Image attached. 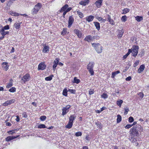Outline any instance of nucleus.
Instances as JSON below:
<instances>
[{
  "label": "nucleus",
  "instance_id": "obj_1",
  "mask_svg": "<svg viewBox=\"0 0 149 149\" xmlns=\"http://www.w3.org/2000/svg\"><path fill=\"white\" fill-rule=\"evenodd\" d=\"M143 130V128L142 126L139 124H137L136 125V126H134L130 130V132L131 133L132 136H133V137L138 136L139 135L138 131L141 132Z\"/></svg>",
  "mask_w": 149,
  "mask_h": 149
},
{
  "label": "nucleus",
  "instance_id": "obj_2",
  "mask_svg": "<svg viewBox=\"0 0 149 149\" xmlns=\"http://www.w3.org/2000/svg\"><path fill=\"white\" fill-rule=\"evenodd\" d=\"M94 63L93 62H90L87 66V69L91 75H93L94 74L93 68L94 65Z\"/></svg>",
  "mask_w": 149,
  "mask_h": 149
},
{
  "label": "nucleus",
  "instance_id": "obj_3",
  "mask_svg": "<svg viewBox=\"0 0 149 149\" xmlns=\"http://www.w3.org/2000/svg\"><path fill=\"white\" fill-rule=\"evenodd\" d=\"M42 7V4L41 3H38L34 6L32 11L33 15L35 14L38 12Z\"/></svg>",
  "mask_w": 149,
  "mask_h": 149
},
{
  "label": "nucleus",
  "instance_id": "obj_4",
  "mask_svg": "<svg viewBox=\"0 0 149 149\" xmlns=\"http://www.w3.org/2000/svg\"><path fill=\"white\" fill-rule=\"evenodd\" d=\"M92 45L94 47L96 52L98 53H101L102 50V46L99 43H92Z\"/></svg>",
  "mask_w": 149,
  "mask_h": 149
},
{
  "label": "nucleus",
  "instance_id": "obj_5",
  "mask_svg": "<svg viewBox=\"0 0 149 149\" xmlns=\"http://www.w3.org/2000/svg\"><path fill=\"white\" fill-rule=\"evenodd\" d=\"M139 47L138 46H134L132 47V55L136 57L138 52Z\"/></svg>",
  "mask_w": 149,
  "mask_h": 149
},
{
  "label": "nucleus",
  "instance_id": "obj_6",
  "mask_svg": "<svg viewBox=\"0 0 149 149\" xmlns=\"http://www.w3.org/2000/svg\"><path fill=\"white\" fill-rule=\"evenodd\" d=\"M30 78V74L28 73H26L22 78L21 81L22 82L25 83L26 82L29 81Z\"/></svg>",
  "mask_w": 149,
  "mask_h": 149
},
{
  "label": "nucleus",
  "instance_id": "obj_7",
  "mask_svg": "<svg viewBox=\"0 0 149 149\" xmlns=\"http://www.w3.org/2000/svg\"><path fill=\"white\" fill-rule=\"evenodd\" d=\"M71 106L70 105H67L65 107L63 108L62 109V115H64L68 111V109L70 108Z\"/></svg>",
  "mask_w": 149,
  "mask_h": 149
},
{
  "label": "nucleus",
  "instance_id": "obj_8",
  "mask_svg": "<svg viewBox=\"0 0 149 149\" xmlns=\"http://www.w3.org/2000/svg\"><path fill=\"white\" fill-rule=\"evenodd\" d=\"M15 101V100L14 99L8 100L3 104V105L4 106H6L10 104L14 103Z\"/></svg>",
  "mask_w": 149,
  "mask_h": 149
},
{
  "label": "nucleus",
  "instance_id": "obj_9",
  "mask_svg": "<svg viewBox=\"0 0 149 149\" xmlns=\"http://www.w3.org/2000/svg\"><path fill=\"white\" fill-rule=\"evenodd\" d=\"M74 21V19L72 16H70L69 18L68 27L70 28Z\"/></svg>",
  "mask_w": 149,
  "mask_h": 149
},
{
  "label": "nucleus",
  "instance_id": "obj_10",
  "mask_svg": "<svg viewBox=\"0 0 149 149\" xmlns=\"http://www.w3.org/2000/svg\"><path fill=\"white\" fill-rule=\"evenodd\" d=\"M46 67V65L44 63H40L38 66V70H44L45 69Z\"/></svg>",
  "mask_w": 149,
  "mask_h": 149
},
{
  "label": "nucleus",
  "instance_id": "obj_11",
  "mask_svg": "<svg viewBox=\"0 0 149 149\" xmlns=\"http://www.w3.org/2000/svg\"><path fill=\"white\" fill-rule=\"evenodd\" d=\"M102 1L103 0H97L95 4L97 8H99L102 6Z\"/></svg>",
  "mask_w": 149,
  "mask_h": 149
},
{
  "label": "nucleus",
  "instance_id": "obj_12",
  "mask_svg": "<svg viewBox=\"0 0 149 149\" xmlns=\"http://www.w3.org/2000/svg\"><path fill=\"white\" fill-rule=\"evenodd\" d=\"M89 0H82L79 3L82 6H85L88 4L89 3Z\"/></svg>",
  "mask_w": 149,
  "mask_h": 149
},
{
  "label": "nucleus",
  "instance_id": "obj_13",
  "mask_svg": "<svg viewBox=\"0 0 149 149\" xmlns=\"http://www.w3.org/2000/svg\"><path fill=\"white\" fill-rule=\"evenodd\" d=\"M59 59L56 58L54 61V65L53 66V69L54 70H55L57 64L59 62Z\"/></svg>",
  "mask_w": 149,
  "mask_h": 149
},
{
  "label": "nucleus",
  "instance_id": "obj_14",
  "mask_svg": "<svg viewBox=\"0 0 149 149\" xmlns=\"http://www.w3.org/2000/svg\"><path fill=\"white\" fill-rule=\"evenodd\" d=\"M74 31L79 38H80L81 37L82 33L79 30L75 29L74 30Z\"/></svg>",
  "mask_w": 149,
  "mask_h": 149
},
{
  "label": "nucleus",
  "instance_id": "obj_15",
  "mask_svg": "<svg viewBox=\"0 0 149 149\" xmlns=\"http://www.w3.org/2000/svg\"><path fill=\"white\" fill-rule=\"evenodd\" d=\"M8 64L6 62H3L2 64L3 69L6 71H7L8 69Z\"/></svg>",
  "mask_w": 149,
  "mask_h": 149
},
{
  "label": "nucleus",
  "instance_id": "obj_16",
  "mask_svg": "<svg viewBox=\"0 0 149 149\" xmlns=\"http://www.w3.org/2000/svg\"><path fill=\"white\" fill-rule=\"evenodd\" d=\"M145 68V65L143 64L141 65L138 70V72L139 73H141L144 70Z\"/></svg>",
  "mask_w": 149,
  "mask_h": 149
},
{
  "label": "nucleus",
  "instance_id": "obj_17",
  "mask_svg": "<svg viewBox=\"0 0 149 149\" xmlns=\"http://www.w3.org/2000/svg\"><path fill=\"white\" fill-rule=\"evenodd\" d=\"M94 18V17L92 15H90L89 16L86 17V19L88 22H90L93 20Z\"/></svg>",
  "mask_w": 149,
  "mask_h": 149
},
{
  "label": "nucleus",
  "instance_id": "obj_18",
  "mask_svg": "<svg viewBox=\"0 0 149 149\" xmlns=\"http://www.w3.org/2000/svg\"><path fill=\"white\" fill-rule=\"evenodd\" d=\"M17 137V136H7L6 139V141H11L12 140H13L14 139H15Z\"/></svg>",
  "mask_w": 149,
  "mask_h": 149
},
{
  "label": "nucleus",
  "instance_id": "obj_19",
  "mask_svg": "<svg viewBox=\"0 0 149 149\" xmlns=\"http://www.w3.org/2000/svg\"><path fill=\"white\" fill-rule=\"evenodd\" d=\"M68 7V5L67 4H65L64 5L61 9L60 10V12L62 13L63 11H65L66 10V9Z\"/></svg>",
  "mask_w": 149,
  "mask_h": 149
},
{
  "label": "nucleus",
  "instance_id": "obj_20",
  "mask_svg": "<svg viewBox=\"0 0 149 149\" xmlns=\"http://www.w3.org/2000/svg\"><path fill=\"white\" fill-rule=\"evenodd\" d=\"M130 141L133 143H135V145L136 146H137L139 145L138 143L136 142L137 141L136 138H134L133 136V137H132V138L130 139Z\"/></svg>",
  "mask_w": 149,
  "mask_h": 149
},
{
  "label": "nucleus",
  "instance_id": "obj_21",
  "mask_svg": "<svg viewBox=\"0 0 149 149\" xmlns=\"http://www.w3.org/2000/svg\"><path fill=\"white\" fill-rule=\"evenodd\" d=\"M93 23L94 25L96 27V29L98 30H99L100 29V23L97 22H94Z\"/></svg>",
  "mask_w": 149,
  "mask_h": 149
},
{
  "label": "nucleus",
  "instance_id": "obj_22",
  "mask_svg": "<svg viewBox=\"0 0 149 149\" xmlns=\"http://www.w3.org/2000/svg\"><path fill=\"white\" fill-rule=\"evenodd\" d=\"M118 36L119 38H121L122 37L124 33L123 30L122 29L121 30H119L118 32Z\"/></svg>",
  "mask_w": 149,
  "mask_h": 149
},
{
  "label": "nucleus",
  "instance_id": "obj_23",
  "mask_svg": "<svg viewBox=\"0 0 149 149\" xmlns=\"http://www.w3.org/2000/svg\"><path fill=\"white\" fill-rule=\"evenodd\" d=\"M76 116H74L73 115H71L69 118V122L73 123V121L75 119Z\"/></svg>",
  "mask_w": 149,
  "mask_h": 149
},
{
  "label": "nucleus",
  "instance_id": "obj_24",
  "mask_svg": "<svg viewBox=\"0 0 149 149\" xmlns=\"http://www.w3.org/2000/svg\"><path fill=\"white\" fill-rule=\"evenodd\" d=\"M49 47L48 46L45 45L42 50V52L44 53H46L47 51H49Z\"/></svg>",
  "mask_w": 149,
  "mask_h": 149
},
{
  "label": "nucleus",
  "instance_id": "obj_25",
  "mask_svg": "<svg viewBox=\"0 0 149 149\" xmlns=\"http://www.w3.org/2000/svg\"><path fill=\"white\" fill-rule=\"evenodd\" d=\"M120 73V72L119 70H117V71L113 72L112 73L111 77L112 78H114L116 76V75L119 73Z\"/></svg>",
  "mask_w": 149,
  "mask_h": 149
},
{
  "label": "nucleus",
  "instance_id": "obj_26",
  "mask_svg": "<svg viewBox=\"0 0 149 149\" xmlns=\"http://www.w3.org/2000/svg\"><path fill=\"white\" fill-rule=\"evenodd\" d=\"M135 19L138 22H139L143 20V17L142 16H137L135 17Z\"/></svg>",
  "mask_w": 149,
  "mask_h": 149
},
{
  "label": "nucleus",
  "instance_id": "obj_27",
  "mask_svg": "<svg viewBox=\"0 0 149 149\" xmlns=\"http://www.w3.org/2000/svg\"><path fill=\"white\" fill-rule=\"evenodd\" d=\"M77 13L80 18H82L84 17L83 14L79 10L77 11Z\"/></svg>",
  "mask_w": 149,
  "mask_h": 149
},
{
  "label": "nucleus",
  "instance_id": "obj_28",
  "mask_svg": "<svg viewBox=\"0 0 149 149\" xmlns=\"http://www.w3.org/2000/svg\"><path fill=\"white\" fill-rule=\"evenodd\" d=\"M72 125L73 123L69 121L68 124L65 127L68 129L71 128L72 126Z\"/></svg>",
  "mask_w": 149,
  "mask_h": 149
},
{
  "label": "nucleus",
  "instance_id": "obj_29",
  "mask_svg": "<svg viewBox=\"0 0 149 149\" xmlns=\"http://www.w3.org/2000/svg\"><path fill=\"white\" fill-rule=\"evenodd\" d=\"M117 123H119L121 121L122 117L119 114L117 115Z\"/></svg>",
  "mask_w": 149,
  "mask_h": 149
},
{
  "label": "nucleus",
  "instance_id": "obj_30",
  "mask_svg": "<svg viewBox=\"0 0 149 149\" xmlns=\"http://www.w3.org/2000/svg\"><path fill=\"white\" fill-rule=\"evenodd\" d=\"M92 39V37L91 36H86L84 39L85 40L89 42Z\"/></svg>",
  "mask_w": 149,
  "mask_h": 149
},
{
  "label": "nucleus",
  "instance_id": "obj_31",
  "mask_svg": "<svg viewBox=\"0 0 149 149\" xmlns=\"http://www.w3.org/2000/svg\"><path fill=\"white\" fill-rule=\"evenodd\" d=\"M20 26V24L18 23H16L14 25V26L16 29H19Z\"/></svg>",
  "mask_w": 149,
  "mask_h": 149
},
{
  "label": "nucleus",
  "instance_id": "obj_32",
  "mask_svg": "<svg viewBox=\"0 0 149 149\" xmlns=\"http://www.w3.org/2000/svg\"><path fill=\"white\" fill-rule=\"evenodd\" d=\"M15 0H9V1L7 3V6L8 7H10L13 3V1Z\"/></svg>",
  "mask_w": 149,
  "mask_h": 149
},
{
  "label": "nucleus",
  "instance_id": "obj_33",
  "mask_svg": "<svg viewBox=\"0 0 149 149\" xmlns=\"http://www.w3.org/2000/svg\"><path fill=\"white\" fill-rule=\"evenodd\" d=\"M123 102V101L121 100H119L117 102V104L120 107H121L122 104Z\"/></svg>",
  "mask_w": 149,
  "mask_h": 149
},
{
  "label": "nucleus",
  "instance_id": "obj_34",
  "mask_svg": "<svg viewBox=\"0 0 149 149\" xmlns=\"http://www.w3.org/2000/svg\"><path fill=\"white\" fill-rule=\"evenodd\" d=\"M53 77V75H52L50 76L45 77V79L47 81H50L52 80Z\"/></svg>",
  "mask_w": 149,
  "mask_h": 149
},
{
  "label": "nucleus",
  "instance_id": "obj_35",
  "mask_svg": "<svg viewBox=\"0 0 149 149\" xmlns=\"http://www.w3.org/2000/svg\"><path fill=\"white\" fill-rule=\"evenodd\" d=\"M130 9L129 8H124L123 10V13L122 14H125L130 11Z\"/></svg>",
  "mask_w": 149,
  "mask_h": 149
},
{
  "label": "nucleus",
  "instance_id": "obj_36",
  "mask_svg": "<svg viewBox=\"0 0 149 149\" xmlns=\"http://www.w3.org/2000/svg\"><path fill=\"white\" fill-rule=\"evenodd\" d=\"M74 83L78 84L80 82V80L79 79H77L76 77H74Z\"/></svg>",
  "mask_w": 149,
  "mask_h": 149
},
{
  "label": "nucleus",
  "instance_id": "obj_37",
  "mask_svg": "<svg viewBox=\"0 0 149 149\" xmlns=\"http://www.w3.org/2000/svg\"><path fill=\"white\" fill-rule=\"evenodd\" d=\"M11 81H10L7 85L6 87L8 88H9L11 87L13 85V83L12 81H13V80L11 79L10 80Z\"/></svg>",
  "mask_w": 149,
  "mask_h": 149
},
{
  "label": "nucleus",
  "instance_id": "obj_38",
  "mask_svg": "<svg viewBox=\"0 0 149 149\" xmlns=\"http://www.w3.org/2000/svg\"><path fill=\"white\" fill-rule=\"evenodd\" d=\"M63 95L65 96H67V90L66 88H64L63 91Z\"/></svg>",
  "mask_w": 149,
  "mask_h": 149
},
{
  "label": "nucleus",
  "instance_id": "obj_39",
  "mask_svg": "<svg viewBox=\"0 0 149 149\" xmlns=\"http://www.w3.org/2000/svg\"><path fill=\"white\" fill-rule=\"evenodd\" d=\"M95 124L98 127H99L100 129H101L102 127V125L101 123L99 122H97L95 123Z\"/></svg>",
  "mask_w": 149,
  "mask_h": 149
},
{
  "label": "nucleus",
  "instance_id": "obj_40",
  "mask_svg": "<svg viewBox=\"0 0 149 149\" xmlns=\"http://www.w3.org/2000/svg\"><path fill=\"white\" fill-rule=\"evenodd\" d=\"M39 128H46V126L43 124H41L39 125L38 127Z\"/></svg>",
  "mask_w": 149,
  "mask_h": 149
},
{
  "label": "nucleus",
  "instance_id": "obj_41",
  "mask_svg": "<svg viewBox=\"0 0 149 149\" xmlns=\"http://www.w3.org/2000/svg\"><path fill=\"white\" fill-rule=\"evenodd\" d=\"M127 17L125 15L122 16L121 19L123 21L125 22L127 20Z\"/></svg>",
  "mask_w": 149,
  "mask_h": 149
},
{
  "label": "nucleus",
  "instance_id": "obj_42",
  "mask_svg": "<svg viewBox=\"0 0 149 149\" xmlns=\"http://www.w3.org/2000/svg\"><path fill=\"white\" fill-rule=\"evenodd\" d=\"M46 117L45 116H41L40 118V119L41 121H44L45 120Z\"/></svg>",
  "mask_w": 149,
  "mask_h": 149
},
{
  "label": "nucleus",
  "instance_id": "obj_43",
  "mask_svg": "<svg viewBox=\"0 0 149 149\" xmlns=\"http://www.w3.org/2000/svg\"><path fill=\"white\" fill-rule=\"evenodd\" d=\"M16 88L14 87H12L9 90V91L11 92H14L15 91Z\"/></svg>",
  "mask_w": 149,
  "mask_h": 149
},
{
  "label": "nucleus",
  "instance_id": "obj_44",
  "mask_svg": "<svg viewBox=\"0 0 149 149\" xmlns=\"http://www.w3.org/2000/svg\"><path fill=\"white\" fill-rule=\"evenodd\" d=\"M82 133L80 132H77L75 133V135L76 136H80L82 135Z\"/></svg>",
  "mask_w": 149,
  "mask_h": 149
},
{
  "label": "nucleus",
  "instance_id": "obj_45",
  "mask_svg": "<svg viewBox=\"0 0 149 149\" xmlns=\"http://www.w3.org/2000/svg\"><path fill=\"white\" fill-rule=\"evenodd\" d=\"M102 97L104 99H105L107 98L108 95L107 94L104 93L102 95Z\"/></svg>",
  "mask_w": 149,
  "mask_h": 149
},
{
  "label": "nucleus",
  "instance_id": "obj_46",
  "mask_svg": "<svg viewBox=\"0 0 149 149\" xmlns=\"http://www.w3.org/2000/svg\"><path fill=\"white\" fill-rule=\"evenodd\" d=\"M139 60L136 61V62H135V63H134L133 65V67H136L137 66V65L139 64Z\"/></svg>",
  "mask_w": 149,
  "mask_h": 149
},
{
  "label": "nucleus",
  "instance_id": "obj_47",
  "mask_svg": "<svg viewBox=\"0 0 149 149\" xmlns=\"http://www.w3.org/2000/svg\"><path fill=\"white\" fill-rule=\"evenodd\" d=\"M134 120V119L132 117L130 116L129 118V121L130 123H132L133 122Z\"/></svg>",
  "mask_w": 149,
  "mask_h": 149
},
{
  "label": "nucleus",
  "instance_id": "obj_48",
  "mask_svg": "<svg viewBox=\"0 0 149 149\" xmlns=\"http://www.w3.org/2000/svg\"><path fill=\"white\" fill-rule=\"evenodd\" d=\"M132 125L130 124H127L125 127V128L126 129H128L129 128H130L131 127H132Z\"/></svg>",
  "mask_w": 149,
  "mask_h": 149
},
{
  "label": "nucleus",
  "instance_id": "obj_49",
  "mask_svg": "<svg viewBox=\"0 0 149 149\" xmlns=\"http://www.w3.org/2000/svg\"><path fill=\"white\" fill-rule=\"evenodd\" d=\"M68 91L70 92L71 93L73 94H75L76 92L75 90L70 89H69Z\"/></svg>",
  "mask_w": 149,
  "mask_h": 149
},
{
  "label": "nucleus",
  "instance_id": "obj_50",
  "mask_svg": "<svg viewBox=\"0 0 149 149\" xmlns=\"http://www.w3.org/2000/svg\"><path fill=\"white\" fill-rule=\"evenodd\" d=\"M129 111V110L128 108L127 107H126L125 108V111L124 112V114H127Z\"/></svg>",
  "mask_w": 149,
  "mask_h": 149
},
{
  "label": "nucleus",
  "instance_id": "obj_51",
  "mask_svg": "<svg viewBox=\"0 0 149 149\" xmlns=\"http://www.w3.org/2000/svg\"><path fill=\"white\" fill-rule=\"evenodd\" d=\"M67 30L66 29H64L61 32V34H62L63 35H64L66 34Z\"/></svg>",
  "mask_w": 149,
  "mask_h": 149
},
{
  "label": "nucleus",
  "instance_id": "obj_52",
  "mask_svg": "<svg viewBox=\"0 0 149 149\" xmlns=\"http://www.w3.org/2000/svg\"><path fill=\"white\" fill-rule=\"evenodd\" d=\"M138 95L140 97L141 99L143 97V94L142 92L139 93L138 94Z\"/></svg>",
  "mask_w": 149,
  "mask_h": 149
},
{
  "label": "nucleus",
  "instance_id": "obj_53",
  "mask_svg": "<svg viewBox=\"0 0 149 149\" xmlns=\"http://www.w3.org/2000/svg\"><path fill=\"white\" fill-rule=\"evenodd\" d=\"M22 115L23 117L25 118H27V115L25 112H23L22 113Z\"/></svg>",
  "mask_w": 149,
  "mask_h": 149
},
{
  "label": "nucleus",
  "instance_id": "obj_54",
  "mask_svg": "<svg viewBox=\"0 0 149 149\" xmlns=\"http://www.w3.org/2000/svg\"><path fill=\"white\" fill-rule=\"evenodd\" d=\"M94 93V90L93 89H90L89 92V94L90 95L93 94Z\"/></svg>",
  "mask_w": 149,
  "mask_h": 149
},
{
  "label": "nucleus",
  "instance_id": "obj_55",
  "mask_svg": "<svg viewBox=\"0 0 149 149\" xmlns=\"http://www.w3.org/2000/svg\"><path fill=\"white\" fill-rule=\"evenodd\" d=\"M9 26L8 25H7L3 28L5 30H7L9 29Z\"/></svg>",
  "mask_w": 149,
  "mask_h": 149
},
{
  "label": "nucleus",
  "instance_id": "obj_56",
  "mask_svg": "<svg viewBox=\"0 0 149 149\" xmlns=\"http://www.w3.org/2000/svg\"><path fill=\"white\" fill-rule=\"evenodd\" d=\"M9 32L8 31H4V33H1V35L2 36H4L6 35V34H8Z\"/></svg>",
  "mask_w": 149,
  "mask_h": 149
},
{
  "label": "nucleus",
  "instance_id": "obj_57",
  "mask_svg": "<svg viewBox=\"0 0 149 149\" xmlns=\"http://www.w3.org/2000/svg\"><path fill=\"white\" fill-rule=\"evenodd\" d=\"M109 22L111 24L113 25L114 24V21L112 19H110V20L109 21Z\"/></svg>",
  "mask_w": 149,
  "mask_h": 149
},
{
  "label": "nucleus",
  "instance_id": "obj_58",
  "mask_svg": "<svg viewBox=\"0 0 149 149\" xmlns=\"http://www.w3.org/2000/svg\"><path fill=\"white\" fill-rule=\"evenodd\" d=\"M131 52V50L130 49H129L128 50V51L127 52V53L126 54V55H127V56H128L130 54Z\"/></svg>",
  "mask_w": 149,
  "mask_h": 149
},
{
  "label": "nucleus",
  "instance_id": "obj_59",
  "mask_svg": "<svg viewBox=\"0 0 149 149\" xmlns=\"http://www.w3.org/2000/svg\"><path fill=\"white\" fill-rule=\"evenodd\" d=\"M131 77L129 76L126 78V80L127 81H130L131 79Z\"/></svg>",
  "mask_w": 149,
  "mask_h": 149
},
{
  "label": "nucleus",
  "instance_id": "obj_60",
  "mask_svg": "<svg viewBox=\"0 0 149 149\" xmlns=\"http://www.w3.org/2000/svg\"><path fill=\"white\" fill-rule=\"evenodd\" d=\"M72 9V8L71 7H69V8H68L66 9V12H68L70 11L71 9Z\"/></svg>",
  "mask_w": 149,
  "mask_h": 149
},
{
  "label": "nucleus",
  "instance_id": "obj_61",
  "mask_svg": "<svg viewBox=\"0 0 149 149\" xmlns=\"http://www.w3.org/2000/svg\"><path fill=\"white\" fill-rule=\"evenodd\" d=\"M14 132H14V131H8V133L9 134H13V133H14Z\"/></svg>",
  "mask_w": 149,
  "mask_h": 149
},
{
  "label": "nucleus",
  "instance_id": "obj_62",
  "mask_svg": "<svg viewBox=\"0 0 149 149\" xmlns=\"http://www.w3.org/2000/svg\"><path fill=\"white\" fill-rule=\"evenodd\" d=\"M63 18H65V14H66V13H67V12H66V11H63Z\"/></svg>",
  "mask_w": 149,
  "mask_h": 149
},
{
  "label": "nucleus",
  "instance_id": "obj_63",
  "mask_svg": "<svg viewBox=\"0 0 149 149\" xmlns=\"http://www.w3.org/2000/svg\"><path fill=\"white\" fill-rule=\"evenodd\" d=\"M6 125L7 126H10L11 125V124L9 122H7L6 123Z\"/></svg>",
  "mask_w": 149,
  "mask_h": 149
},
{
  "label": "nucleus",
  "instance_id": "obj_64",
  "mask_svg": "<svg viewBox=\"0 0 149 149\" xmlns=\"http://www.w3.org/2000/svg\"><path fill=\"white\" fill-rule=\"evenodd\" d=\"M16 120L17 121V122H19V117L18 116H17V118L16 119Z\"/></svg>",
  "mask_w": 149,
  "mask_h": 149
}]
</instances>
